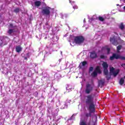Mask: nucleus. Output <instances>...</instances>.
<instances>
[{
  "instance_id": "nucleus-41",
  "label": "nucleus",
  "mask_w": 125,
  "mask_h": 125,
  "mask_svg": "<svg viewBox=\"0 0 125 125\" xmlns=\"http://www.w3.org/2000/svg\"><path fill=\"white\" fill-rule=\"evenodd\" d=\"M117 6H119V5H120L119 4H117Z\"/></svg>"
},
{
  "instance_id": "nucleus-13",
  "label": "nucleus",
  "mask_w": 125,
  "mask_h": 125,
  "mask_svg": "<svg viewBox=\"0 0 125 125\" xmlns=\"http://www.w3.org/2000/svg\"><path fill=\"white\" fill-rule=\"evenodd\" d=\"M75 116H76V114H73L71 117L66 122V124H69V125H72V123H73V120L75 119Z\"/></svg>"
},
{
  "instance_id": "nucleus-29",
  "label": "nucleus",
  "mask_w": 125,
  "mask_h": 125,
  "mask_svg": "<svg viewBox=\"0 0 125 125\" xmlns=\"http://www.w3.org/2000/svg\"><path fill=\"white\" fill-rule=\"evenodd\" d=\"M20 11V10L19 9V8H17L15 9L14 12H16V13H18V12H19Z\"/></svg>"
},
{
  "instance_id": "nucleus-33",
  "label": "nucleus",
  "mask_w": 125,
  "mask_h": 125,
  "mask_svg": "<svg viewBox=\"0 0 125 125\" xmlns=\"http://www.w3.org/2000/svg\"><path fill=\"white\" fill-rule=\"evenodd\" d=\"M92 71H93V67H90L89 68V72H92Z\"/></svg>"
},
{
  "instance_id": "nucleus-28",
  "label": "nucleus",
  "mask_w": 125,
  "mask_h": 125,
  "mask_svg": "<svg viewBox=\"0 0 125 125\" xmlns=\"http://www.w3.org/2000/svg\"><path fill=\"white\" fill-rule=\"evenodd\" d=\"M100 58H101L102 59H105V58H107V56H104V55H102L100 56Z\"/></svg>"
},
{
  "instance_id": "nucleus-14",
  "label": "nucleus",
  "mask_w": 125,
  "mask_h": 125,
  "mask_svg": "<svg viewBox=\"0 0 125 125\" xmlns=\"http://www.w3.org/2000/svg\"><path fill=\"white\" fill-rule=\"evenodd\" d=\"M110 42L112 43L114 45H118V42L115 40V37L110 38Z\"/></svg>"
},
{
  "instance_id": "nucleus-35",
  "label": "nucleus",
  "mask_w": 125,
  "mask_h": 125,
  "mask_svg": "<svg viewBox=\"0 0 125 125\" xmlns=\"http://www.w3.org/2000/svg\"><path fill=\"white\" fill-rule=\"evenodd\" d=\"M115 110L116 111H119V108H118V107H115Z\"/></svg>"
},
{
  "instance_id": "nucleus-31",
  "label": "nucleus",
  "mask_w": 125,
  "mask_h": 125,
  "mask_svg": "<svg viewBox=\"0 0 125 125\" xmlns=\"http://www.w3.org/2000/svg\"><path fill=\"white\" fill-rule=\"evenodd\" d=\"M119 11L120 12H124V11H125V6L123 7V10H119Z\"/></svg>"
},
{
  "instance_id": "nucleus-5",
  "label": "nucleus",
  "mask_w": 125,
  "mask_h": 125,
  "mask_svg": "<svg viewBox=\"0 0 125 125\" xmlns=\"http://www.w3.org/2000/svg\"><path fill=\"white\" fill-rule=\"evenodd\" d=\"M1 42L0 43V46H3V45H5V44H7V42L10 41V39L8 38L7 37L3 36L0 38Z\"/></svg>"
},
{
  "instance_id": "nucleus-18",
  "label": "nucleus",
  "mask_w": 125,
  "mask_h": 125,
  "mask_svg": "<svg viewBox=\"0 0 125 125\" xmlns=\"http://www.w3.org/2000/svg\"><path fill=\"white\" fill-rule=\"evenodd\" d=\"M68 105H70V101H66V103L64 104V106L62 107V109H66L68 107Z\"/></svg>"
},
{
  "instance_id": "nucleus-6",
  "label": "nucleus",
  "mask_w": 125,
  "mask_h": 125,
  "mask_svg": "<svg viewBox=\"0 0 125 125\" xmlns=\"http://www.w3.org/2000/svg\"><path fill=\"white\" fill-rule=\"evenodd\" d=\"M97 121V116L94 115L93 116L90 121L87 123L88 125H97L96 122Z\"/></svg>"
},
{
  "instance_id": "nucleus-34",
  "label": "nucleus",
  "mask_w": 125,
  "mask_h": 125,
  "mask_svg": "<svg viewBox=\"0 0 125 125\" xmlns=\"http://www.w3.org/2000/svg\"><path fill=\"white\" fill-rule=\"evenodd\" d=\"M61 61H62V59H60L59 60V62H58V64H60V62H61Z\"/></svg>"
},
{
  "instance_id": "nucleus-22",
  "label": "nucleus",
  "mask_w": 125,
  "mask_h": 125,
  "mask_svg": "<svg viewBox=\"0 0 125 125\" xmlns=\"http://www.w3.org/2000/svg\"><path fill=\"white\" fill-rule=\"evenodd\" d=\"M85 65H86V62H82L81 63H80V66L81 67V68H82V67H84V66Z\"/></svg>"
},
{
  "instance_id": "nucleus-44",
  "label": "nucleus",
  "mask_w": 125,
  "mask_h": 125,
  "mask_svg": "<svg viewBox=\"0 0 125 125\" xmlns=\"http://www.w3.org/2000/svg\"><path fill=\"white\" fill-rule=\"evenodd\" d=\"M124 65H125V64H123L122 65V66H124Z\"/></svg>"
},
{
  "instance_id": "nucleus-37",
  "label": "nucleus",
  "mask_w": 125,
  "mask_h": 125,
  "mask_svg": "<svg viewBox=\"0 0 125 125\" xmlns=\"http://www.w3.org/2000/svg\"><path fill=\"white\" fill-rule=\"evenodd\" d=\"M61 118L59 117L58 119H56V121H59V120H60Z\"/></svg>"
},
{
  "instance_id": "nucleus-23",
  "label": "nucleus",
  "mask_w": 125,
  "mask_h": 125,
  "mask_svg": "<svg viewBox=\"0 0 125 125\" xmlns=\"http://www.w3.org/2000/svg\"><path fill=\"white\" fill-rule=\"evenodd\" d=\"M80 125H87L86 124V123H85V121L81 120L80 121Z\"/></svg>"
},
{
  "instance_id": "nucleus-9",
  "label": "nucleus",
  "mask_w": 125,
  "mask_h": 125,
  "mask_svg": "<svg viewBox=\"0 0 125 125\" xmlns=\"http://www.w3.org/2000/svg\"><path fill=\"white\" fill-rule=\"evenodd\" d=\"M92 89H93V87L91 84H89V83H87L86 86L85 92L87 94H89V93H90L91 91H92Z\"/></svg>"
},
{
  "instance_id": "nucleus-8",
  "label": "nucleus",
  "mask_w": 125,
  "mask_h": 125,
  "mask_svg": "<svg viewBox=\"0 0 125 125\" xmlns=\"http://www.w3.org/2000/svg\"><path fill=\"white\" fill-rule=\"evenodd\" d=\"M110 72L111 75H112L114 77H116V76H117L118 74H119V73L120 72V70L119 69L116 70L115 69V68H114V67H111L110 69Z\"/></svg>"
},
{
  "instance_id": "nucleus-32",
  "label": "nucleus",
  "mask_w": 125,
  "mask_h": 125,
  "mask_svg": "<svg viewBox=\"0 0 125 125\" xmlns=\"http://www.w3.org/2000/svg\"><path fill=\"white\" fill-rule=\"evenodd\" d=\"M73 8L74 9H78V6H77L76 5H75L74 6H73Z\"/></svg>"
},
{
  "instance_id": "nucleus-4",
  "label": "nucleus",
  "mask_w": 125,
  "mask_h": 125,
  "mask_svg": "<svg viewBox=\"0 0 125 125\" xmlns=\"http://www.w3.org/2000/svg\"><path fill=\"white\" fill-rule=\"evenodd\" d=\"M16 28V26L13 25V24L11 23L9 25L8 30L7 31V33L9 36H13V35H14Z\"/></svg>"
},
{
  "instance_id": "nucleus-19",
  "label": "nucleus",
  "mask_w": 125,
  "mask_h": 125,
  "mask_svg": "<svg viewBox=\"0 0 125 125\" xmlns=\"http://www.w3.org/2000/svg\"><path fill=\"white\" fill-rule=\"evenodd\" d=\"M61 18H62V19H64V18H67V17H68V15L64 14H61Z\"/></svg>"
},
{
  "instance_id": "nucleus-3",
  "label": "nucleus",
  "mask_w": 125,
  "mask_h": 125,
  "mask_svg": "<svg viewBox=\"0 0 125 125\" xmlns=\"http://www.w3.org/2000/svg\"><path fill=\"white\" fill-rule=\"evenodd\" d=\"M103 66L104 67V75H105L107 80H110L111 79V75L109 74V72L108 71V64L106 62H104Z\"/></svg>"
},
{
  "instance_id": "nucleus-46",
  "label": "nucleus",
  "mask_w": 125,
  "mask_h": 125,
  "mask_svg": "<svg viewBox=\"0 0 125 125\" xmlns=\"http://www.w3.org/2000/svg\"><path fill=\"white\" fill-rule=\"evenodd\" d=\"M61 54H62V52H61Z\"/></svg>"
},
{
  "instance_id": "nucleus-20",
  "label": "nucleus",
  "mask_w": 125,
  "mask_h": 125,
  "mask_svg": "<svg viewBox=\"0 0 125 125\" xmlns=\"http://www.w3.org/2000/svg\"><path fill=\"white\" fill-rule=\"evenodd\" d=\"M119 83L121 85L124 84V83H125V79L124 78H121L120 80Z\"/></svg>"
},
{
  "instance_id": "nucleus-26",
  "label": "nucleus",
  "mask_w": 125,
  "mask_h": 125,
  "mask_svg": "<svg viewBox=\"0 0 125 125\" xmlns=\"http://www.w3.org/2000/svg\"><path fill=\"white\" fill-rule=\"evenodd\" d=\"M117 52H120V50H121V49L122 48V46L121 45H119L117 46Z\"/></svg>"
},
{
  "instance_id": "nucleus-43",
  "label": "nucleus",
  "mask_w": 125,
  "mask_h": 125,
  "mask_svg": "<svg viewBox=\"0 0 125 125\" xmlns=\"http://www.w3.org/2000/svg\"><path fill=\"white\" fill-rule=\"evenodd\" d=\"M71 0H69V2H70V3H71Z\"/></svg>"
},
{
  "instance_id": "nucleus-10",
  "label": "nucleus",
  "mask_w": 125,
  "mask_h": 125,
  "mask_svg": "<svg viewBox=\"0 0 125 125\" xmlns=\"http://www.w3.org/2000/svg\"><path fill=\"white\" fill-rule=\"evenodd\" d=\"M42 13L43 14H45L46 15H48L50 13V7L48 6H46L42 11Z\"/></svg>"
},
{
  "instance_id": "nucleus-7",
  "label": "nucleus",
  "mask_w": 125,
  "mask_h": 125,
  "mask_svg": "<svg viewBox=\"0 0 125 125\" xmlns=\"http://www.w3.org/2000/svg\"><path fill=\"white\" fill-rule=\"evenodd\" d=\"M121 59V60H125V57L121 56L118 54H113L112 56L110 57V60H114V59Z\"/></svg>"
},
{
  "instance_id": "nucleus-30",
  "label": "nucleus",
  "mask_w": 125,
  "mask_h": 125,
  "mask_svg": "<svg viewBox=\"0 0 125 125\" xmlns=\"http://www.w3.org/2000/svg\"><path fill=\"white\" fill-rule=\"evenodd\" d=\"M99 20H100V21H104V18L102 17H99Z\"/></svg>"
},
{
  "instance_id": "nucleus-25",
  "label": "nucleus",
  "mask_w": 125,
  "mask_h": 125,
  "mask_svg": "<svg viewBox=\"0 0 125 125\" xmlns=\"http://www.w3.org/2000/svg\"><path fill=\"white\" fill-rule=\"evenodd\" d=\"M89 111H90V113H86L85 114L86 117H90V116H91V113H94V112H91L90 111V110H89Z\"/></svg>"
},
{
  "instance_id": "nucleus-42",
  "label": "nucleus",
  "mask_w": 125,
  "mask_h": 125,
  "mask_svg": "<svg viewBox=\"0 0 125 125\" xmlns=\"http://www.w3.org/2000/svg\"><path fill=\"white\" fill-rule=\"evenodd\" d=\"M25 60H27V58H24Z\"/></svg>"
},
{
  "instance_id": "nucleus-38",
  "label": "nucleus",
  "mask_w": 125,
  "mask_h": 125,
  "mask_svg": "<svg viewBox=\"0 0 125 125\" xmlns=\"http://www.w3.org/2000/svg\"><path fill=\"white\" fill-rule=\"evenodd\" d=\"M68 87H69V86H68V85H67V87L66 86V89H67V90L69 89H68Z\"/></svg>"
},
{
  "instance_id": "nucleus-24",
  "label": "nucleus",
  "mask_w": 125,
  "mask_h": 125,
  "mask_svg": "<svg viewBox=\"0 0 125 125\" xmlns=\"http://www.w3.org/2000/svg\"><path fill=\"white\" fill-rule=\"evenodd\" d=\"M52 41L53 42H57V41H58V37H54L52 38Z\"/></svg>"
},
{
  "instance_id": "nucleus-40",
  "label": "nucleus",
  "mask_w": 125,
  "mask_h": 125,
  "mask_svg": "<svg viewBox=\"0 0 125 125\" xmlns=\"http://www.w3.org/2000/svg\"><path fill=\"white\" fill-rule=\"evenodd\" d=\"M73 3H75V2H72L71 3V4H73Z\"/></svg>"
},
{
  "instance_id": "nucleus-12",
  "label": "nucleus",
  "mask_w": 125,
  "mask_h": 125,
  "mask_svg": "<svg viewBox=\"0 0 125 125\" xmlns=\"http://www.w3.org/2000/svg\"><path fill=\"white\" fill-rule=\"evenodd\" d=\"M102 53H104V54H109L110 53V49L108 47H104L102 49Z\"/></svg>"
},
{
  "instance_id": "nucleus-39",
  "label": "nucleus",
  "mask_w": 125,
  "mask_h": 125,
  "mask_svg": "<svg viewBox=\"0 0 125 125\" xmlns=\"http://www.w3.org/2000/svg\"><path fill=\"white\" fill-rule=\"evenodd\" d=\"M83 22H85V19H84Z\"/></svg>"
},
{
  "instance_id": "nucleus-21",
  "label": "nucleus",
  "mask_w": 125,
  "mask_h": 125,
  "mask_svg": "<svg viewBox=\"0 0 125 125\" xmlns=\"http://www.w3.org/2000/svg\"><path fill=\"white\" fill-rule=\"evenodd\" d=\"M96 19H97L96 16H93L92 19L89 20V22H92V21H94Z\"/></svg>"
},
{
  "instance_id": "nucleus-27",
  "label": "nucleus",
  "mask_w": 125,
  "mask_h": 125,
  "mask_svg": "<svg viewBox=\"0 0 125 125\" xmlns=\"http://www.w3.org/2000/svg\"><path fill=\"white\" fill-rule=\"evenodd\" d=\"M119 27L121 30H124L125 28V26H124V24H121Z\"/></svg>"
},
{
  "instance_id": "nucleus-45",
  "label": "nucleus",
  "mask_w": 125,
  "mask_h": 125,
  "mask_svg": "<svg viewBox=\"0 0 125 125\" xmlns=\"http://www.w3.org/2000/svg\"><path fill=\"white\" fill-rule=\"evenodd\" d=\"M100 82H101V81H99V83H100Z\"/></svg>"
},
{
  "instance_id": "nucleus-17",
  "label": "nucleus",
  "mask_w": 125,
  "mask_h": 125,
  "mask_svg": "<svg viewBox=\"0 0 125 125\" xmlns=\"http://www.w3.org/2000/svg\"><path fill=\"white\" fill-rule=\"evenodd\" d=\"M16 50L17 52H21V51H22V47L20 46H17L16 47Z\"/></svg>"
},
{
  "instance_id": "nucleus-36",
  "label": "nucleus",
  "mask_w": 125,
  "mask_h": 125,
  "mask_svg": "<svg viewBox=\"0 0 125 125\" xmlns=\"http://www.w3.org/2000/svg\"><path fill=\"white\" fill-rule=\"evenodd\" d=\"M57 64L56 65H52V64H51L50 66L51 67H55V66H56Z\"/></svg>"
},
{
  "instance_id": "nucleus-16",
  "label": "nucleus",
  "mask_w": 125,
  "mask_h": 125,
  "mask_svg": "<svg viewBox=\"0 0 125 125\" xmlns=\"http://www.w3.org/2000/svg\"><path fill=\"white\" fill-rule=\"evenodd\" d=\"M41 4L42 2L40 1H36L34 2V4L35 6H36V7H39V6H40V5H41Z\"/></svg>"
},
{
  "instance_id": "nucleus-1",
  "label": "nucleus",
  "mask_w": 125,
  "mask_h": 125,
  "mask_svg": "<svg viewBox=\"0 0 125 125\" xmlns=\"http://www.w3.org/2000/svg\"><path fill=\"white\" fill-rule=\"evenodd\" d=\"M86 104H90L89 106V110L90 112H95V106L93 104V100H94V96L93 95H88L85 97Z\"/></svg>"
},
{
  "instance_id": "nucleus-11",
  "label": "nucleus",
  "mask_w": 125,
  "mask_h": 125,
  "mask_svg": "<svg viewBox=\"0 0 125 125\" xmlns=\"http://www.w3.org/2000/svg\"><path fill=\"white\" fill-rule=\"evenodd\" d=\"M97 73L99 74L101 73V70H100V67L97 66L96 70L92 73V77H96L97 76Z\"/></svg>"
},
{
  "instance_id": "nucleus-15",
  "label": "nucleus",
  "mask_w": 125,
  "mask_h": 125,
  "mask_svg": "<svg viewBox=\"0 0 125 125\" xmlns=\"http://www.w3.org/2000/svg\"><path fill=\"white\" fill-rule=\"evenodd\" d=\"M96 56H97V55H96V53L95 52H92L90 54V57L91 58H96Z\"/></svg>"
},
{
  "instance_id": "nucleus-2",
  "label": "nucleus",
  "mask_w": 125,
  "mask_h": 125,
  "mask_svg": "<svg viewBox=\"0 0 125 125\" xmlns=\"http://www.w3.org/2000/svg\"><path fill=\"white\" fill-rule=\"evenodd\" d=\"M84 41V38L82 36H78L76 37H74V42H70V45L72 46H74L76 43L78 44H81V43H83V41Z\"/></svg>"
}]
</instances>
